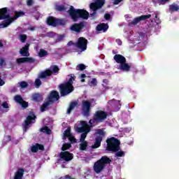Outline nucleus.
Here are the masks:
<instances>
[{
    "instance_id": "41",
    "label": "nucleus",
    "mask_w": 179,
    "mask_h": 179,
    "mask_svg": "<svg viewBox=\"0 0 179 179\" xmlns=\"http://www.w3.org/2000/svg\"><path fill=\"white\" fill-rule=\"evenodd\" d=\"M27 86H29V84L26 81H22L20 83V87L22 89H26V87H27Z\"/></svg>"
},
{
    "instance_id": "48",
    "label": "nucleus",
    "mask_w": 179,
    "mask_h": 179,
    "mask_svg": "<svg viewBox=\"0 0 179 179\" xmlns=\"http://www.w3.org/2000/svg\"><path fill=\"white\" fill-rule=\"evenodd\" d=\"M55 33L54 32H48L47 33V36L50 37V38H54V37H55Z\"/></svg>"
},
{
    "instance_id": "25",
    "label": "nucleus",
    "mask_w": 179,
    "mask_h": 179,
    "mask_svg": "<svg viewBox=\"0 0 179 179\" xmlns=\"http://www.w3.org/2000/svg\"><path fill=\"white\" fill-rule=\"evenodd\" d=\"M119 69L120 71H123V72H129L131 71V66L127 62L119 64Z\"/></svg>"
},
{
    "instance_id": "5",
    "label": "nucleus",
    "mask_w": 179,
    "mask_h": 179,
    "mask_svg": "<svg viewBox=\"0 0 179 179\" xmlns=\"http://www.w3.org/2000/svg\"><path fill=\"white\" fill-rule=\"evenodd\" d=\"M0 20H5V22L0 24V27L2 29L8 27V26L13 23L14 20L8 14V8H0Z\"/></svg>"
},
{
    "instance_id": "52",
    "label": "nucleus",
    "mask_w": 179,
    "mask_h": 179,
    "mask_svg": "<svg viewBox=\"0 0 179 179\" xmlns=\"http://www.w3.org/2000/svg\"><path fill=\"white\" fill-rule=\"evenodd\" d=\"M34 3V1L33 0H27V6H31Z\"/></svg>"
},
{
    "instance_id": "53",
    "label": "nucleus",
    "mask_w": 179,
    "mask_h": 179,
    "mask_svg": "<svg viewBox=\"0 0 179 179\" xmlns=\"http://www.w3.org/2000/svg\"><path fill=\"white\" fill-rule=\"evenodd\" d=\"M122 1L124 0H114L113 5H118L120 2H122Z\"/></svg>"
},
{
    "instance_id": "60",
    "label": "nucleus",
    "mask_w": 179,
    "mask_h": 179,
    "mask_svg": "<svg viewBox=\"0 0 179 179\" xmlns=\"http://www.w3.org/2000/svg\"><path fill=\"white\" fill-rule=\"evenodd\" d=\"M103 83H105L106 85H108V80L104 79V80H103Z\"/></svg>"
},
{
    "instance_id": "3",
    "label": "nucleus",
    "mask_w": 179,
    "mask_h": 179,
    "mask_svg": "<svg viewBox=\"0 0 179 179\" xmlns=\"http://www.w3.org/2000/svg\"><path fill=\"white\" fill-rule=\"evenodd\" d=\"M67 13L69 14L73 22H76V20L80 18L85 19V20L89 19V12L83 9L75 10V8H73V6H70V9L67 11Z\"/></svg>"
},
{
    "instance_id": "62",
    "label": "nucleus",
    "mask_w": 179,
    "mask_h": 179,
    "mask_svg": "<svg viewBox=\"0 0 179 179\" xmlns=\"http://www.w3.org/2000/svg\"><path fill=\"white\" fill-rule=\"evenodd\" d=\"M117 41L118 42V44L120 45H121V44H122V41H121V40H120V39H117Z\"/></svg>"
},
{
    "instance_id": "36",
    "label": "nucleus",
    "mask_w": 179,
    "mask_h": 179,
    "mask_svg": "<svg viewBox=\"0 0 179 179\" xmlns=\"http://www.w3.org/2000/svg\"><path fill=\"white\" fill-rule=\"evenodd\" d=\"M55 10H57V12H66V7H65V6L57 5Z\"/></svg>"
},
{
    "instance_id": "37",
    "label": "nucleus",
    "mask_w": 179,
    "mask_h": 179,
    "mask_svg": "<svg viewBox=\"0 0 179 179\" xmlns=\"http://www.w3.org/2000/svg\"><path fill=\"white\" fill-rule=\"evenodd\" d=\"M14 19L16 20L19 17H20L21 16H24V12L23 11H14Z\"/></svg>"
},
{
    "instance_id": "43",
    "label": "nucleus",
    "mask_w": 179,
    "mask_h": 179,
    "mask_svg": "<svg viewBox=\"0 0 179 179\" xmlns=\"http://www.w3.org/2000/svg\"><path fill=\"white\" fill-rule=\"evenodd\" d=\"M111 101L113 103H117L118 106H117V107L116 108V111H119L120 108H121V103H120V101H117L115 99H113L111 100Z\"/></svg>"
},
{
    "instance_id": "8",
    "label": "nucleus",
    "mask_w": 179,
    "mask_h": 179,
    "mask_svg": "<svg viewBox=\"0 0 179 179\" xmlns=\"http://www.w3.org/2000/svg\"><path fill=\"white\" fill-rule=\"evenodd\" d=\"M96 134L97 135L95 138V142L94 145L91 146L92 149H98L101 146V142L103 141V138L106 136V131L103 129H98L96 131Z\"/></svg>"
},
{
    "instance_id": "2",
    "label": "nucleus",
    "mask_w": 179,
    "mask_h": 179,
    "mask_svg": "<svg viewBox=\"0 0 179 179\" xmlns=\"http://www.w3.org/2000/svg\"><path fill=\"white\" fill-rule=\"evenodd\" d=\"M70 76L71 78L67 82L62 83L58 86L61 97H65V96L71 94V93L75 90V87H73V80L76 79V76H72V74H71Z\"/></svg>"
},
{
    "instance_id": "49",
    "label": "nucleus",
    "mask_w": 179,
    "mask_h": 179,
    "mask_svg": "<svg viewBox=\"0 0 179 179\" xmlns=\"http://www.w3.org/2000/svg\"><path fill=\"white\" fill-rule=\"evenodd\" d=\"M94 122H96V121L94 120V117H93V120L91 119L89 120L90 131H92V127L93 124H94Z\"/></svg>"
},
{
    "instance_id": "13",
    "label": "nucleus",
    "mask_w": 179,
    "mask_h": 179,
    "mask_svg": "<svg viewBox=\"0 0 179 179\" xmlns=\"http://www.w3.org/2000/svg\"><path fill=\"white\" fill-rule=\"evenodd\" d=\"M76 47L81 50V51H86L87 50V39L84 37H80L75 43Z\"/></svg>"
},
{
    "instance_id": "40",
    "label": "nucleus",
    "mask_w": 179,
    "mask_h": 179,
    "mask_svg": "<svg viewBox=\"0 0 179 179\" xmlns=\"http://www.w3.org/2000/svg\"><path fill=\"white\" fill-rule=\"evenodd\" d=\"M125 152L124 151H117L115 154V157H124Z\"/></svg>"
},
{
    "instance_id": "61",
    "label": "nucleus",
    "mask_w": 179,
    "mask_h": 179,
    "mask_svg": "<svg viewBox=\"0 0 179 179\" xmlns=\"http://www.w3.org/2000/svg\"><path fill=\"white\" fill-rule=\"evenodd\" d=\"M80 78L81 79H85V78H86V74L85 73L81 74Z\"/></svg>"
},
{
    "instance_id": "4",
    "label": "nucleus",
    "mask_w": 179,
    "mask_h": 179,
    "mask_svg": "<svg viewBox=\"0 0 179 179\" xmlns=\"http://www.w3.org/2000/svg\"><path fill=\"white\" fill-rule=\"evenodd\" d=\"M111 163V159L107 156H103L97 160L93 166L94 171L96 174H100V173L106 169V164H110Z\"/></svg>"
},
{
    "instance_id": "22",
    "label": "nucleus",
    "mask_w": 179,
    "mask_h": 179,
    "mask_svg": "<svg viewBox=\"0 0 179 179\" xmlns=\"http://www.w3.org/2000/svg\"><path fill=\"white\" fill-rule=\"evenodd\" d=\"M113 59L117 62V64H124V62H127V59L125 57L122 56V55H115L113 57Z\"/></svg>"
},
{
    "instance_id": "38",
    "label": "nucleus",
    "mask_w": 179,
    "mask_h": 179,
    "mask_svg": "<svg viewBox=\"0 0 179 179\" xmlns=\"http://www.w3.org/2000/svg\"><path fill=\"white\" fill-rule=\"evenodd\" d=\"M71 136H72L71 134V127H68L67 129L64 131V138H69Z\"/></svg>"
},
{
    "instance_id": "7",
    "label": "nucleus",
    "mask_w": 179,
    "mask_h": 179,
    "mask_svg": "<svg viewBox=\"0 0 179 179\" xmlns=\"http://www.w3.org/2000/svg\"><path fill=\"white\" fill-rule=\"evenodd\" d=\"M106 3V0H94V2L90 4V9L92 10V13H90L91 17L96 16L97 10L101 9L104 4Z\"/></svg>"
},
{
    "instance_id": "34",
    "label": "nucleus",
    "mask_w": 179,
    "mask_h": 179,
    "mask_svg": "<svg viewBox=\"0 0 179 179\" xmlns=\"http://www.w3.org/2000/svg\"><path fill=\"white\" fill-rule=\"evenodd\" d=\"M80 144V150L85 151L87 149V141H81Z\"/></svg>"
},
{
    "instance_id": "9",
    "label": "nucleus",
    "mask_w": 179,
    "mask_h": 179,
    "mask_svg": "<svg viewBox=\"0 0 179 179\" xmlns=\"http://www.w3.org/2000/svg\"><path fill=\"white\" fill-rule=\"evenodd\" d=\"M36 115H34V112H29V115L27 117L26 120L22 124L24 132H27V130L29 128H30V125L34 124L33 120H36Z\"/></svg>"
},
{
    "instance_id": "35",
    "label": "nucleus",
    "mask_w": 179,
    "mask_h": 179,
    "mask_svg": "<svg viewBox=\"0 0 179 179\" xmlns=\"http://www.w3.org/2000/svg\"><path fill=\"white\" fill-rule=\"evenodd\" d=\"M71 148H72V144L69 143H65L62 147V152H65V150H68V149H71Z\"/></svg>"
},
{
    "instance_id": "51",
    "label": "nucleus",
    "mask_w": 179,
    "mask_h": 179,
    "mask_svg": "<svg viewBox=\"0 0 179 179\" xmlns=\"http://www.w3.org/2000/svg\"><path fill=\"white\" fill-rule=\"evenodd\" d=\"M104 19L106 20H110V19H111V15H110L109 13H106L104 15Z\"/></svg>"
},
{
    "instance_id": "19",
    "label": "nucleus",
    "mask_w": 179,
    "mask_h": 179,
    "mask_svg": "<svg viewBox=\"0 0 179 179\" xmlns=\"http://www.w3.org/2000/svg\"><path fill=\"white\" fill-rule=\"evenodd\" d=\"M80 127H77L76 131L78 132V134H82L83 131H86V129H89L90 131V126L87 124V122L86 121H81L80 122Z\"/></svg>"
},
{
    "instance_id": "59",
    "label": "nucleus",
    "mask_w": 179,
    "mask_h": 179,
    "mask_svg": "<svg viewBox=\"0 0 179 179\" xmlns=\"http://www.w3.org/2000/svg\"><path fill=\"white\" fill-rule=\"evenodd\" d=\"M68 45H75V43H74L72 41H70L68 43Z\"/></svg>"
},
{
    "instance_id": "29",
    "label": "nucleus",
    "mask_w": 179,
    "mask_h": 179,
    "mask_svg": "<svg viewBox=\"0 0 179 179\" xmlns=\"http://www.w3.org/2000/svg\"><path fill=\"white\" fill-rule=\"evenodd\" d=\"M52 104L51 102H49L48 100L42 104L41 106V112L44 113L45 110H48V107Z\"/></svg>"
},
{
    "instance_id": "11",
    "label": "nucleus",
    "mask_w": 179,
    "mask_h": 179,
    "mask_svg": "<svg viewBox=\"0 0 179 179\" xmlns=\"http://www.w3.org/2000/svg\"><path fill=\"white\" fill-rule=\"evenodd\" d=\"M107 117H108L107 112L101 110H96L94 114V121H96V122H104L107 120Z\"/></svg>"
},
{
    "instance_id": "12",
    "label": "nucleus",
    "mask_w": 179,
    "mask_h": 179,
    "mask_svg": "<svg viewBox=\"0 0 179 179\" xmlns=\"http://www.w3.org/2000/svg\"><path fill=\"white\" fill-rule=\"evenodd\" d=\"M92 103L89 101L83 100L81 105V110L84 117H90Z\"/></svg>"
},
{
    "instance_id": "55",
    "label": "nucleus",
    "mask_w": 179,
    "mask_h": 179,
    "mask_svg": "<svg viewBox=\"0 0 179 179\" xmlns=\"http://www.w3.org/2000/svg\"><path fill=\"white\" fill-rule=\"evenodd\" d=\"M3 64H5V59H0V66H3Z\"/></svg>"
},
{
    "instance_id": "30",
    "label": "nucleus",
    "mask_w": 179,
    "mask_h": 179,
    "mask_svg": "<svg viewBox=\"0 0 179 179\" xmlns=\"http://www.w3.org/2000/svg\"><path fill=\"white\" fill-rule=\"evenodd\" d=\"M89 132H90V129H86V130L82 133L80 139L81 142H86L85 139H86V137L87 136V134H89Z\"/></svg>"
},
{
    "instance_id": "57",
    "label": "nucleus",
    "mask_w": 179,
    "mask_h": 179,
    "mask_svg": "<svg viewBox=\"0 0 179 179\" xmlns=\"http://www.w3.org/2000/svg\"><path fill=\"white\" fill-rule=\"evenodd\" d=\"M28 30H30V31H34L36 30V27H31L28 28Z\"/></svg>"
},
{
    "instance_id": "17",
    "label": "nucleus",
    "mask_w": 179,
    "mask_h": 179,
    "mask_svg": "<svg viewBox=\"0 0 179 179\" xmlns=\"http://www.w3.org/2000/svg\"><path fill=\"white\" fill-rule=\"evenodd\" d=\"M15 103H18L21 106L22 108H27L29 107V102L24 101L23 97L20 95H15L14 96Z\"/></svg>"
},
{
    "instance_id": "32",
    "label": "nucleus",
    "mask_w": 179,
    "mask_h": 179,
    "mask_svg": "<svg viewBox=\"0 0 179 179\" xmlns=\"http://www.w3.org/2000/svg\"><path fill=\"white\" fill-rule=\"evenodd\" d=\"M169 10H171V12H177L179 10V6L176 3H172L169 6Z\"/></svg>"
},
{
    "instance_id": "23",
    "label": "nucleus",
    "mask_w": 179,
    "mask_h": 179,
    "mask_svg": "<svg viewBox=\"0 0 179 179\" xmlns=\"http://www.w3.org/2000/svg\"><path fill=\"white\" fill-rule=\"evenodd\" d=\"M44 145L40 143H36L34 145L31 146V152L32 153H37L38 150H44Z\"/></svg>"
},
{
    "instance_id": "63",
    "label": "nucleus",
    "mask_w": 179,
    "mask_h": 179,
    "mask_svg": "<svg viewBox=\"0 0 179 179\" xmlns=\"http://www.w3.org/2000/svg\"><path fill=\"white\" fill-rule=\"evenodd\" d=\"M0 47H3V43H2V42H0Z\"/></svg>"
},
{
    "instance_id": "54",
    "label": "nucleus",
    "mask_w": 179,
    "mask_h": 179,
    "mask_svg": "<svg viewBox=\"0 0 179 179\" xmlns=\"http://www.w3.org/2000/svg\"><path fill=\"white\" fill-rule=\"evenodd\" d=\"M64 37H65L64 35H59V36H57V40H58L59 41H62V40H64Z\"/></svg>"
},
{
    "instance_id": "47",
    "label": "nucleus",
    "mask_w": 179,
    "mask_h": 179,
    "mask_svg": "<svg viewBox=\"0 0 179 179\" xmlns=\"http://www.w3.org/2000/svg\"><path fill=\"white\" fill-rule=\"evenodd\" d=\"M90 85L92 86H97V80L96 78H92L90 82Z\"/></svg>"
},
{
    "instance_id": "58",
    "label": "nucleus",
    "mask_w": 179,
    "mask_h": 179,
    "mask_svg": "<svg viewBox=\"0 0 179 179\" xmlns=\"http://www.w3.org/2000/svg\"><path fill=\"white\" fill-rule=\"evenodd\" d=\"M12 141V137L10 135L7 136V142H10Z\"/></svg>"
},
{
    "instance_id": "27",
    "label": "nucleus",
    "mask_w": 179,
    "mask_h": 179,
    "mask_svg": "<svg viewBox=\"0 0 179 179\" xmlns=\"http://www.w3.org/2000/svg\"><path fill=\"white\" fill-rule=\"evenodd\" d=\"M76 107H78V101H71L67 109L66 114H69V115L71 114V113H72V110H75Z\"/></svg>"
},
{
    "instance_id": "45",
    "label": "nucleus",
    "mask_w": 179,
    "mask_h": 179,
    "mask_svg": "<svg viewBox=\"0 0 179 179\" xmlns=\"http://www.w3.org/2000/svg\"><path fill=\"white\" fill-rule=\"evenodd\" d=\"M170 0H157V2L159 5H166Z\"/></svg>"
},
{
    "instance_id": "21",
    "label": "nucleus",
    "mask_w": 179,
    "mask_h": 179,
    "mask_svg": "<svg viewBox=\"0 0 179 179\" xmlns=\"http://www.w3.org/2000/svg\"><path fill=\"white\" fill-rule=\"evenodd\" d=\"M30 47L29 43H26V45L22 47V49L20 50V54L22 55L23 57H29L30 55V53H29V48Z\"/></svg>"
},
{
    "instance_id": "6",
    "label": "nucleus",
    "mask_w": 179,
    "mask_h": 179,
    "mask_svg": "<svg viewBox=\"0 0 179 179\" xmlns=\"http://www.w3.org/2000/svg\"><path fill=\"white\" fill-rule=\"evenodd\" d=\"M106 150L109 152H118L120 150V141L115 137L106 140Z\"/></svg>"
},
{
    "instance_id": "50",
    "label": "nucleus",
    "mask_w": 179,
    "mask_h": 179,
    "mask_svg": "<svg viewBox=\"0 0 179 179\" xmlns=\"http://www.w3.org/2000/svg\"><path fill=\"white\" fill-rule=\"evenodd\" d=\"M1 106L3 108H9V104L8 103L7 101H3Z\"/></svg>"
},
{
    "instance_id": "14",
    "label": "nucleus",
    "mask_w": 179,
    "mask_h": 179,
    "mask_svg": "<svg viewBox=\"0 0 179 179\" xmlns=\"http://www.w3.org/2000/svg\"><path fill=\"white\" fill-rule=\"evenodd\" d=\"M46 100L52 104L55 103V101L59 100V92H58V91L52 90L46 98Z\"/></svg>"
},
{
    "instance_id": "18",
    "label": "nucleus",
    "mask_w": 179,
    "mask_h": 179,
    "mask_svg": "<svg viewBox=\"0 0 179 179\" xmlns=\"http://www.w3.org/2000/svg\"><path fill=\"white\" fill-rule=\"evenodd\" d=\"M85 27V22L76 23L71 27V30L76 31V33H80V30Z\"/></svg>"
},
{
    "instance_id": "15",
    "label": "nucleus",
    "mask_w": 179,
    "mask_h": 179,
    "mask_svg": "<svg viewBox=\"0 0 179 179\" xmlns=\"http://www.w3.org/2000/svg\"><path fill=\"white\" fill-rule=\"evenodd\" d=\"M59 157L64 162H71L73 159V154L69 152V151H64L59 153Z\"/></svg>"
},
{
    "instance_id": "24",
    "label": "nucleus",
    "mask_w": 179,
    "mask_h": 179,
    "mask_svg": "<svg viewBox=\"0 0 179 179\" xmlns=\"http://www.w3.org/2000/svg\"><path fill=\"white\" fill-rule=\"evenodd\" d=\"M96 29L97 31H103V33H106V31L108 30V24L101 23L96 26Z\"/></svg>"
},
{
    "instance_id": "26",
    "label": "nucleus",
    "mask_w": 179,
    "mask_h": 179,
    "mask_svg": "<svg viewBox=\"0 0 179 179\" xmlns=\"http://www.w3.org/2000/svg\"><path fill=\"white\" fill-rule=\"evenodd\" d=\"M32 100L36 103H41L43 101V95L40 93H35L32 94Z\"/></svg>"
},
{
    "instance_id": "64",
    "label": "nucleus",
    "mask_w": 179,
    "mask_h": 179,
    "mask_svg": "<svg viewBox=\"0 0 179 179\" xmlns=\"http://www.w3.org/2000/svg\"><path fill=\"white\" fill-rule=\"evenodd\" d=\"M81 82H83V83L85 82V79L83 78V79L81 80Z\"/></svg>"
},
{
    "instance_id": "28",
    "label": "nucleus",
    "mask_w": 179,
    "mask_h": 179,
    "mask_svg": "<svg viewBox=\"0 0 179 179\" xmlns=\"http://www.w3.org/2000/svg\"><path fill=\"white\" fill-rule=\"evenodd\" d=\"M24 173V169L20 168L15 172L14 179H22L23 178V174Z\"/></svg>"
},
{
    "instance_id": "39",
    "label": "nucleus",
    "mask_w": 179,
    "mask_h": 179,
    "mask_svg": "<svg viewBox=\"0 0 179 179\" xmlns=\"http://www.w3.org/2000/svg\"><path fill=\"white\" fill-rule=\"evenodd\" d=\"M76 71H85L86 69V66L83 64H80L76 67Z\"/></svg>"
},
{
    "instance_id": "10",
    "label": "nucleus",
    "mask_w": 179,
    "mask_h": 179,
    "mask_svg": "<svg viewBox=\"0 0 179 179\" xmlns=\"http://www.w3.org/2000/svg\"><path fill=\"white\" fill-rule=\"evenodd\" d=\"M48 26H52V27H57V26H64L65 22L63 20L57 19L53 16L48 17L46 20Z\"/></svg>"
},
{
    "instance_id": "56",
    "label": "nucleus",
    "mask_w": 179,
    "mask_h": 179,
    "mask_svg": "<svg viewBox=\"0 0 179 179\" xmlns=\"http://www.w3.org/2000/svg\"><path fill=\"white\" fill-rule=\"evenodd\" d=\"M3 85H5V81H3V80H2V78H1V76H0V86H3Z\"/></svg>"
},
{
    "instance_id": "20",
    "label": "nucleus",
    "mask_w": 179,
    "mask_h": 179,
    "mask_svg": "<svg viewBox=\"0 0 179 179\" xmlns=\"http://www.w3.org/2000/svg\"><path fill=\"white\" fill-rule=\"evenodd\" d=\"M17 64H33V62H34V59H33L32 57H20L17 59Z\"/></svg>"
},
{
    "instance_id": "31",
    "label": "nucleus",
    "mask_w": 179,
    "mask_h": 179,
    "mask_svg": "<svg viewBox=\"0 0 179 179\" xmlns=\"http://www.w3.org/2000/svg\"><path fill=\"white\" fill-rule=\"evenodd\" d=\"M40 131L47 134L48 135H51V134H52V131H51L50 129H49V127L47 126L41 128Z\"/></svg>"
},
{
    "instance_id": "33",
    "label": "nucleus",
    "mask_w": 179,
    "mask_h": 179,
    "mask_svg": "<svg viewBox=\"0 0 179 179\" xmlns=\"http://www.w3.org/2000/svg\"><path fill=\"white\" fill-rule=\"evenodd\" d=\"M47 55H48V52H47V50L44 49H41L39 50L38 57H40V58H43Z\"/></svg>"
},
{
    "instance_id": "42",
    "label": "nucleus",
    "mask_w": 179,
    "mask_h": 179,
    "mask_svg": "<svg viewBox=\"0 0 179 179\" xmlns=\"http://www.w3.org/2000/svg\"><path fill=\"white\" fill-rule=\"evenodd\" d=\"M20 40L22 43H26V40H27V35H26V34L20 35Z\"/></svg>"
},
{
    "instance_id": "1",
    "label": "nucleus",
    "mask_w": 179,
    "mask_h": 179,
    "mask_svg": "<svg viewBox=\"0 0 179 179\" xmlns=\"http://www.w3.org/2000/svg\"><path fill=\"white\" fill-rule=\"evenodd\" d=\"M59 73V67L57 65L50 66V69H46L45 71L40 73L38 78L35 80V87L38 89L42 85L41 80L40 79H46V78H50L52 75H57Z\"/></svg>"
},
{
    "instance_id": "44",
    "label": "nucleus",
    "mask_w": 179,
    "mask_h": 179,
    "mask_svg": "<svg viewBox=\"0 0 179 179\" xmlns=\"http://www.w3.org/2000/svg\"><path fill=\"white\" fill-rule=\"evenodd\" d=\"M69 141L71 142V143H76L77 140L73 136H71L69 137Z\"/></svg>"
},
{
    "instance_id": "46",
    "label": "nucleus",
    "mask_w": 179,
    "mask_h": 179,
    "mask_svg": "<svg viewBox=\"0 0 179 179\" xmlns=\"http://www.w3.org/2000/svg\"><path fill=\"white\" fill-rule=\"evenodd\" d=\"M154 20L157 24H160L162 23V21L160 20V18L157 17V15H155Z\"/></svg>"
},
{
    "instance_id": "16",
    "label": "nucleus",
    "mask_w": 179,
    "mask_h": 179,
    "mask_svg": "<svg viewBox=\"0 0 179 179\" xmlns=\"http://www.w3.org/2000/svg\"><path fill=\"white\" fill-rule=\"evenodd\" d=\"M152 17V15L148 14V15H143L139 17H135L130 23L129 24H131L132 26L136 25L138 23L140 22H142L143 20H146L147 19H150Z\"/></svg>"
}]
</instances>
